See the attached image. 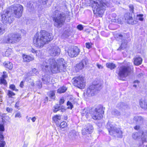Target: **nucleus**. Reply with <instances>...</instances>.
Wrapping results in <instances>:
<instances>
[{
  "label": "nucleus",
  "mask_w": 147,
  "mask_h": 147,
  "mask_svg": "<svg viewBox=\"0 0 147 147\" xmlns=\"http://www.w3.org/2000/svg\"><path fill=\"white\" fill-rule=\"evenodd\" d=\"M23 7L21 5H11L7 10L4 11L1 14L2 21L5 24H10L13 20L12 16L19 18L22 15Z\"/></svg>",
  "instance_id": "f257e3e1"
},
{
  "label": "nucleus",
  "mask_w": 147,
  "mask_h": 147,
  "mask_svg": "<svg viewBox=\"0 0 147 147\" xmlns=\"http://www.w3.org/2000/svg\"><path fill=\"white\" fill-rule=\"evenodd\" d=\"M67 64L64 60L59 58L56 61L54 59L51 58L48 60H44L41 64V67L42 69L49 67L51 71L54 73L65 71L67 67Z\"/></svg>",
  "instance_id": "f03ea898"
},
{
  "label": "nucleus",
  "mask_w": 147,
  "mask_h": 147,
  "mask_svg": "<svg viewBox=\"0 0 147 147\" xmlns=\"http://www.w3.org/2000/svg\"><path fill=\"white\" fill-rule=\"evenodd\" d=\"M53 37L52 34L45 31L40 32L39 34L37 33L33 39V43L36 47H42L48 42L53 40Z\"/></svg>",
  "instance_id": "7ed1b4c3"
},
{
  "label": "nucleus",
  "mask_w": 147,
  "mask_h": 147,
  "mask_svg": "<svg viewBox=\"0 0 147 147\" xmlns=\"http://www.w3.org/2000/svg\"><path fill=\"white\" fill-rule=\"evenodd\" d=\"M59 10H56L55 11V17L53 18L54 26L57 28H60L64 24L66 18V15L65 13Z\"/></svg>",
  "instance_id": "20e7f679"
},
{
  "label": "nucleus",
  "mask_w": 147,
  "mask_h": 147,
  "mask_svg": "<svg viewBox=\"0 0 147 147\" xmlns=\"http://www.w3.org/2000/svg\"><path fill=\"white\" fill-rule=\"evenodd\" d=\"M130 64L127 65L122 66L117 69L116 73L120 79L126 78L130 74L131 71Z\"/></svg>",
  "instance_id": "39448f33"
},
{
  "label": "nucleus",
  "mask_w": 147,
  "mask_h": 147,
  "mask_svg": "<svg viewBox=\"0 0 147 147\" xmlns=\"http://www.w3.org/2000/svg\"><path fill=\"white\" fill-rule=\"evenodd\" d=\"M21 35L17 33H10L3 40L4 42L7 43H14L18 42L21 39Z\"/></svg>",
  "instance_id": "423d86ee"
},
{
  "label": "nucleus",
  "mask_w": 147,
  "mask_h": 147,
  "mask_svg": "<svg viewBox=\"0 0 147 147\" xmlns=\"http://www.w3.org/2000/svg\"><path fill=\"white\" fill-rule=\"evenodd\" d=\"M101 84H95L94 82L92 85L90 86L87 88L86 95L89 97L94 96L97 91H99L101 89Z\"/></svg>",
  "instance_id": "0eeeda50"
},
{
  "label": "nucleus",
  "mask_w": 147,
  "mask_h": 147,
  "mask_svg": "<svg viewBox=\"0 0 147 147\" xmlns=\"http://www.w3.org/2000/svg\"><path fill=\"white\" fill-rule=\"evenodd\" d=\"M107 6V4L101 0H96L93 1L92 8L94 12L96 11V13H102Z\"/></svg>",
  "instance_id": "6e6552de"
},
{
  "label": "nucleus",
  "mask_w": 147,
  "mask_h": 147,
  "mask_svg": "<svg viewBox=\"0 0 147 147\" xmlns=\"http://www.w3.org/2000/svg\"><path fill=\"white\" fill-rule=\"evenodd\" d=\"M107 127L110 134L118 137H122V132L119 128H117L115 125H113L108 123L107 125Z\"/></svg>",
  "instance_id": "1a4fd4ad"
},
{
  "label": "nucleus",
  "mask_w": 147,
  "mask_h": 147,
  "mask_svg": "<svg viewBox=\"0 0 147 147\" xmlns=\"http://www.w3.org/2000/svg\"><path fill=\"white\" fill-rule=\"evenodd\" d=\"M72 82L75 86L81 89L84 88L85 86L84 78L82 76L74 78L72 80Z\"/></svg>",
  "instance_id": "9d476101"
},
{
  "label": "nucleus",
  "mask_w": 147,
  "mask_h": 147,
  "mask_svg": "<svg viewBox=\"0 0 147 147\" xmlns=\"http://www.w3.org/2000/svg\"><path fill=\"white\" fill-rule=\"evenodd\" d=\"M104 111L103 107L100 105L97 107L94 111L91 113L92 117L94 120H99L102 117V114L104 113Z\"/></svg>",
  "instance_id": "9b49d317"
},
{
  "label": "nucleus",
  "mask_w": 147,
  "mask_h": 147,
  "mask_svg": "<svg viewBox=\"0 0 147 147\" xmlns=\"http://www.w3.org/2000/svg\"><path fill=\"white\" fill-rule=\"evenodd\" d=\"M88 62V59L85 57L80 63L76 64L75 67V69L76 71H78L83 69Z\"/></svg>",
  "instance_id": "f8f14e48"
},
{
  "label": "nucleus",
  "mask_w": 147,
  "mask_h": 147,
  "mask_svg": "<svg viewBox=\"0 0 147 147\" xmlns=\"http://www.w3.org/2000/svg\"><path fill=\"white\" fill-rule=\"evenodd\" d=\"M49 52L51 56H55L60 54V50L58 47L53 46L50 48Z\"/></svg>",
  "instance_id": "ddd939ff"
},
{
  "label": "nucleus",
  "mask_w": 147,
  "mask_h": 147,
  "mask_svg": "<svg viewBox=\"0 0 147 147\" xmlns=\"http://www.w3.org/2000/svg\"><path fill=\"white\" fill-rule=\"evenodd\" d=\"M80 51L77 47H75L73 49L69 50L68 52V55L71 57H76L79 54Z\"/></svg>",
  "instance_id": "4468645a"
},
{
  "label": "nucleus",
  "mask_w": 147,
  "mask_h": 147,
  "mask_svg": "<svg viewBox=\"0 0 147 147\" xmlns=\"http://www.w3.org/2000/svg\"><path fill=\"white\" fill-rule=\"evenodd\" d=\"M124 18L125 20L128 24H134L136 23L133 20L132 13H126L125 14Z\"/></svg>",
  "instance_id": "2eb2a0df"
},
{
  "label": "nucleus",
  "mask_w": 147,
  "mask_h": 147,
  "mask_svg": "<svg viewBox=\"0 0 147 147\" xmlns=\"http://www.w3.org/2000/svg\"><path fill=\"white\" fill-rule=\"evenodd\" d=\"M93 130V127L92 125L88 124L85 128L82 130V133L83 135H85L88 133L90 134L92 132Z\"/></svg>",
  "instance_id": "dca6fc26"
},
{
  "label": "nucleus",
  "mask_w": 147,
  "mask_h": 147,
  "mask_svg": "<svg viewBox=\"0 0 147 147\" xmlns=\"http://www.w3.org/2000/svg\"><path fill=\"white\" fill-rule=\"evenodd\" d=\"M54 109L53 110L54 113H56L57 111L61 110L62 112L65 111V109L64 106H62L61 104H57L55 105L54 107Z\"/></svg>",
  "instance_id": "f3484780"
},
{
  "label": "nucleus",
  "mask_w": 147,
  "mask_h": 147,
  "mask_svg": "<svg viewBox=\"0 0 147 147\" xmlns=\"http://www.w3.org/2000/svg\"><path fill=\"white\" fill-rule=\"evenodd\" d=\"M23 61L26 62H29L30 61L33 60L34 58L29 55H22Z\"/></svg>",
  "instance_id": "a211bd4d"
},
{
  "label": "nucleus",
  "mask_w": 147,
  "mask_h": 147,
  "mask_svg": "<svg viewBox=\"0 0 147 147\" xmlns=\"http://www.w3.org/2000/svg\"><path fill=\"white\" fill-rule=\"evenodd\" d=\"M127 107L128 105L127 104L122 102L118 103L117 105V107L121 110L125 109L127 108Z\"/></svg>",
  "instance_id": "6ab92c4d"
},
{
  "label": "nucleus",
  "mask_w": 147,
  "mask_h": 147,
  "mask_svg": "<svg viewBox=\"0 0 147 147\" xmlns=\"http://www.w3.org/2000/svg\"><path fill=\"white\" fill-rule=\"evenodd\" d=\"M134 120L138 124H141L144 121V119L141 116H135L134 117Z\"/></svg>",
  "instance_id": "aec40b11"
},
{
  "label": "nucleus",
  "mask_w": 147,
  "mask_h": 147,
  "mask_svg": "<svg viewBox=\"0 0 147 147\" xmlns=\"http://www.w3.org/2000/svg\"><path fill=\"white\" fill-rule=\"evenodd\" d=\"M3 65L6 68L9 70H11L13 67L12 63L8 61H5L3 63Z\"/></svg>",
  "instance_id": "412c9836"
},
{
  "label": "nucleus",
  "mask_w": 147,
  "mask_h": 147,
  "mask_svg": "<svg viewBox=\"0 0 147 147\" xmlns=\"http://www.w3.org/2000/svg\"><path fill=\"white\" fill-rule=\"evenodd\" d=\"M82 116H85L86 118H88L90 115V110L84 109L82 111Z\"/></svg>",
  "instance_id": "4be33fe9"
},
{
  "label": "nucleus",
  "mask_w": 147,
  "mask_h": 147,
  "mask_svg": "<svg viewBox=\"0 0 147 147\" xmlns=\"http://www.w3.org/2000/svg\"><path fill=\"white\" fill-rule=\"evenodd\" d=\"M42 80L44 83L47 84L50 81V78L47 75H45L42 76Z\"/></svg>",
  "instance_id": "5701e85b"
},
{
  "label": "nucleus",
  "mask_w": 147,
  "mask_h": 147,
  "mask_svg": "<svg viewBox=\"0 0 147 147\" xmlns=\"http://www.w3.org/2000/svg\"><path fill=\"white\" fill-rule=\"evenodd\" d=\"M134 64L135 65H140L142 62V58L140 57H136L134 58Z\"/></svg>",
  "instance_id": "b1692460"
},
{
  "label": "nucleus",
  "mask_w": 147,
  "mask_h": 147,
  "mask_svg": "<svg viewBox=\"0 0 147 147\" xmlns=\"http://www.w3.org/2000/svg\"><path fill=\"white\" fill-rule=\"evenodd\" d=\"M77 132L74 130L71 131L69 133V136L70 138L72 140H74L76 139L77 136Z\"/></svg>",
  "instance_id": "393cba45"
},
{
  "label": "nucleus",
  "mask_w": 147,
  "mask_h": 147,
  "mask_svg": "<svg viewBox=\"0 0 147 147\" xmlns=\"http://www.w3.org/2000/svg\"><path fill=\"white\" fill-rule=\"evenodd\" d=\"M127 45V41L126 40H124L123 42H122L121 45L120 47L117 49V50L118 51H121L123 49H124L126 48Z\"/></svg>",
  "instance_id": "a878e982"
},
{
  "label": "nucleus",
  "mask_w": 147,
  "mask_h": 147,
  "mask_svg": "<svg viewBox=\"0 0 147 147\" xmlns=\"http://www.w3.org/2000/svg\"><path fill=\"white\" fill-rule=\"evenodd\" d=\"M146 104H147V101L145 100L142 99L140 100V105L142 108L144 109L145 108H146Z\"/></svg>",
  "instance_id": "bb28decb"
},
{
  "label": "nucleus",
  "mask_w": 147,
  "mask_h": 147,
  "mask_svg": "<svg viewBox=\"0 0 147 147\" xmlns=\"http://www.w3.org/2000/svg\"><path fill=\"white\" fill-rule=\"evenodd\" d=\"M107 67L111 70H112L116 67L115 64L112 63H108L106 64Z\"/></svg>",
  "instance_id": "cd10ccee"
},
{
  "label": "nucleus",
  "mask_w": 147,
  "mask_h": 147,
  "mask_svg": "<svg viewBox=\"0 0 147 147\" xmlns=\"http://www.w3.org/2000/svg\"><path fill=\"white\" fill-rule=\"evenodd\" d=\"M67 88L63 86L59 88L57 90V92L61 93L65 92Z\"/></svg>",
  "instance_id": "c85d7f7f"
},
{
  "label": "nucleus",
  "mask_w": 147,
  "mask_h": 147,
  "mask_svg": "<svg viewBox=\"0 0 147 147\" xmlns=\"http://www.w3.org/2000/svg\"><path fill=\"white\" fill-rule=\"evenodd\" d=\"M55 91H50L48 94L49 96L51 98L55 99Z\"/></svg>",
  "instance_id": "c756f323"
},
{
  "label": "nucleus",
  "mask_w": 147,
  "mask_h": 147,
  "mask_svg": "<svg viewBox=\"0 0 147 147\" xmlns=\"http://www.w3.org/2000/svg\"><path fill=\"white\" fill-rule=\"evenodd\" d=\"M142 140L143 142L146 141V138L147 136V131H145L142 133Z\"/></svg>",
  "instance_id": "7c9ffc66"
},
{
  "label": "nucleus",
  "mask_w": 147,
  "mask_h": 147,
  "mask_svg": "<svg viewBox=\"0 0 147 147\" xmlns=\"http://www.w3.org/2000/svg\"><path fill=\"white\" fill-rule=\"evenodd\" d=\"M53 120L56 123L59 120L61 119V116L60 115H56L54 116L53 118Z\"/></svg>",
  "instance_id": "2f4dec72"
},
{
  "label": "nucleus",
  "mask_w": 147,
  "mask_h": 147,
  "mask_svg": "<svg viewBox=\"0 0 147 147\" xmlns=\"http://www.w3.org/2000/svg\"><path fill=\"white\" fill-rule=\"evenodd\" d=\"M139 133L136 132L134 133L132 135V137L134 139H136L140 137Z\"/></svg>",
  "instance_id": "473e14b6"
},
{
  "label": "nucleus",
  "mask_w": 147,
  "mask_h": 147,
  "mask_svg": "<svg viewBox=\"0 0 147 147\" xmlns=\"http://www.w3.org/2000/svg\"><path fill=\"white\" fill-rule=\"evenodd\" d=\"M7 95L8 96L9 98H11L12 96H14L15 95V94L11 91L8 90Z\"/></svg>",
  "instance_id": "72a5a7b5"
},
{
  "label": "nucleus",
  "mask_w": 147,
  "mask_h": 147,
  "mask_svg": "<svg viewBox=\"0 0 147 147\" xmlns=\"http://www.w3.org/2000/svg\"><path fill=\"white\" fill-rule=\"evenodd\" d=\"M112 113L114 115L117 116H119L120 115V113L116 109L113 110Z\"/></svg>",
  "instance_id": "f704fd0d"
},
{
  "label": "nucleus",
  "mask_w": 147,
  "mask_h": 147,
  "mask_svg": "<svg viewBox=\"0 0 147 147\" xmlns=\"http://www.w3.org/2000/svg\"><path fill=\"white\" fill-rule=\"evenodd\" d=\"M0 84H3L4 85H6L7 84L6 81L4 78H1L0 79Z\"/></svg>",
  "instance_id": "c9c22d12"
},
{
  "label": "nucleus",
  "mask_w": 147,
  "mask_h": 147,
  "mask_svg": "<svg viewBox=\"0 0 147 147\" xmlns=\"http://www.w3.org/2000/svg\"><path fill=\"white\" fill-rule=\"evenodd\" d=\"M4 137L2 139H0V147H3L5 146V142L4 141H3Z\"/></svg>",
  "instance_id": "e433bc0d"
},
{
  "label": "nucleus",
  "mask_w": 147,
  "mask_h": 147,
  "mask_svg": "<svg viewBox=\"0 0 147 147\" xmlns=\"http://www.w3.org/2000/svg\"><path fill=\"white\" fill-rule=\"evenodd\" d=\"M111 21L112 22L118 23V24H120L121 23L120 20L119 19H117L116 18L114 19H112Z\"/></svg>",
  "instance_id": "4c0bfd02"
},
{
  "label": "nucleus",
  "mask_w": 147,
  "mask_h": 147,
  "mask_svg": "<svg viewBox=\"0 0 147 147\" xmlns=\"http://www.w3.org/2000/svg\"><path fill=\"white\" fill-rule=\"evenodd\" d=\"M67 126V123L66 122L63 121L61 123L60 125V128H63Z\"/></svg>",
  "instance_id": "58836bf2"
},
{
  "label": "nucleus",
  "mask_w": 147,
  "mask_h": 147,
  "mask_svg": "<svg viewBox=\"0 0 147 147\" xmlns=\"http://www.w3.org/2000/svg\"><path fill=\"white\" fill-rule=\"evenodd\" d=\"M67 105L68 106V109H72L73 107L72 104L69 101H68L67 102Z\"/></svg>",
  "instance_id": "ea45409f"
},
{
  "label": "nucleus",
  "mask_w": 147,
  "mask_h": 147,
  "mask_svg": "<svg viewBox=\"0 0 147 147\" xmlns=\"http://www.w3.org/2000/svg\"><path fill=\"white\" fill-rule=\"evenodd\" d=\"M5 32L4 29L2 27V26L0 25V34H3Z\"/></svg>",
  "instance_id": "a19ab883"
},
{
  "label": "nucleus",
  "mask_w": 147,
  "mask_h": 147,
  "mask_svg": "<svg viewBox=\"0 0 147 147\" xmlns=\"http://www.w3.org/2000/svg\"><path fill=\"white\" fill-rule=\"evenodd\" d=\"M129 10L131 12V13H133V11H134V8L133 7V6L132 5H129Z\"/></svg>",
  "instance_id": "79ce46f5"
},
{
  "label": "nucleus",
  "mask_w": 147,
  "mask_h": 147,
  "mask_svg": "<svg viewBox=\"0 0 147 147\" xmlns=\"http://www.w3.org/2000/svg\"><path fill=\"white\" fill-rule=\"evenodd\" d=\"M143 15L142 14H139L137 15V17L139 19V20L140 21H142L143 20V18H142Z\"/></svg>",
  "instance_id": "37998d69"
},
{
  "label": "nucleus",
  "mask_w": 147,
  "mask_h": 147,
  "mask_svg": "<svg viewBox=\"0 0 147 147\" xmlns=\"http://www.w3.org/2000/svg\"><path fill=\"white\" fill-rule=\"evenodd\" d=\"M92 44L91 43H86V48L90 49V48H91L92 47Z\"/></svg>",
  "instance_id": "c03bdc74"
},
{
  "label": "nucleus",
  "mask_w": 147,
  "mask_h": 147,
  "mask_svg": "<svg viewBox=\"0 0 147 147\" xmlns=\"http://www.w3.org/2000/svg\"><path fill=\"white\" fill-rule=\"evenodd\" d=\"M39 1L40 3H42L43 5H46L47 1V0H38Z\"/></svg>",
  "instance_id": "a18cd8bd"
},
{
  "label": "nucleus",
  "mask_w": 147,
  "mask_h": 147,
  "mask_svg": "<svg viewBox=\"0 0 147 147\" xmlns=\"http://www.w3.org/2000/svg\"><path fill=\"white\" fill-rule=\"evenodd\" d=\"M9 88L10 89H12L13 90H17L16 89V87L13 84H11L10 85Z\"/></svg>",
  "instance_id": "49530a36"
},
{
  "label": "nucleus",
  "mask_w": 147,
  "mask_h": 147,
  "mask_svg": "<svg viewBox=\"0 0 147 147\" xmlns=\"http://www.w3.org/2000/svg\"><path fill=\"white\" fill-rule=\"evenodd\" d=\"M15 118L16 117H19L20 118L21 117V114L20 113V112H18L16 113L15 115Z\"/></svg>",
  "instance_id": "de8ad7c7"
},
{
  "label": "nucleus",
  "mask_w": 147,
  "mask_h": 147,
  "mask_svg": "<svg viewBox=\"0 0 147 147\" xmlns=\"http://www.w3.org/2000/svg\"><path fill=\"white\" fill-rule=\"evenodd\" d=\"M77 28L80 30H82L83 29V26L81 24L78 25L77 26Z\"/></svg>",
  "instance_id": "09e8293b"
},
{
  "label": "nucleus",
  "mask_w": 147,
  "mask_h": 147,
  "mask_svg": "<svg viewBox=\"0 0 147 147\" xmlns=\"http://www.w3.org/2000/svg\"><path fill=\"white\" fill-rule=\"evenodd\" d=\"M30 51L32 52V53H35L36 54L38 52L37 51L35 50L34 49L32 48L30 49Z\"/></svg>",
  "instance_id": "8fccbe9b"
},
{
  "label": "nucleus",
  "mask_w": 147,
  "mask_h": 147,
  "mask_svg": "<svg viewBox=\"0 0 147 147\" xmlns=\"http://www.w3.org/2000/svg\"><path fill=\"white\" fill-rule=\"evenodd\" d=\"M32 71L34 74H36L37 73H38V71L35 68L32 69Z\"/></svg>",
  "instance_id": "3c124183"
},
{
  "label": "nucleus",
  "mask_w": 147,
  "mask_h": 147,
  "mask_svg": "<svg viewBox=\"0 0 147 147\" xmlns=\"http://www.w3.org/2000/svg\"><path fill=\"white\" fill-rule=\"evenodd\" d=\"M6 111L9 112H11L12 111V109L11 108L7 107L6 108Z\"/></svg>",
  "instance_id": "603ef678"
},
{
  "label": "nucleus",
  "mask_w": 147,
  "mask_h": 147,
  "mask_svg": "<svg viewBox=\"0 0 147 147\" xmlns=\"http://www.w3.org/2000/svg\"><path fill=\"white\" fill-rule=\"evenodd\" d=\"M64 101L65 100L63 98L61 99L59 102V104H61H61H62L64 103Z\"/></svg>",
  "instance_id": "864d4df0"
},
{
  "label": "nucleus",
  "mask_w": 147,
  "mask_h": 147,
  "mask_svg": "<svg viewBox=\"0 0 147 147\" xmlns=\"http://www.w3.org/2000/svg\"><path fill=\"white\" fill-rule=\"evenodd\" d=\"M2 123H0V124H3L4 126V123H5V120L3 119V118H2Z\"/></svg>",
  "instance_id": "5fc2aeb1"
},
{
  "label": "nucleus",
  "mask_w": 147,
  "mask_h": 147,
  "mask_svg": "<svg viewBox=\"0 0 147 147\" xmlns=\"http://www.w3.org/2000/svg\"><path fill=\"white\" fill-rule=\"evenodd\" d=\"M19 101L17 102L15 105V107L16 108H18L19 107Z\"/></svg>",
  "instance_id": "6e6d98bb"
},
{
  "label": "nucleus",
  "mask_w": 147,
  "mask_h": 147,
  "mask_svg": "<svg viewBox=\"0 0 147 147\" xmlns=\"http://www.w3.org/2000/svg\"><path fill=\"white\" fill-rule=\"evenodd\" d=\"M97 66L98 68L99 69H102L103 68V67L101 65L98 64H97Z\"/></svg>",
  "instance_id": "4d7b16f0"
},
{
  "label": "nucleus",
  "mask_w": 147,
  "mask_h": 147,
  "mask_svg": "<svg viewBox=\"0 0 147 147\" xmlns=\"http://www.w3.org/2000/svg\"><path fill=\"white\" fill-rule=\"evenodd\" d=\"M20 86L22 88L24 86V82L23 81H22L20 84Z\"/></svg>",
  "instance_id": "13d9d810"
},
{
  "label": "nucleus",
  "mask_w": 147,
  "mask_h": 147,
  "mask_svg": "<svg viewBox=\"0 0 147 147\" xmlns=\"http://www.w3.org/2000/svg\"><path fill=\"white\" fill-rule=\"evenodd\" d=\"M140 127L139 126L136 125L134 127L135 129L138 130L139 129Z\"/></svg>",
  "instance_id": "bf43d9fd"
},
{
  "label": "nucleus",
  "mask_w": 147,
  "mask_h": 147,
  "mask_svg": "<svg viewBox=\"0 0 147 147\" xmlns=\"http://www.w3.org/2000/svg\"><path fill=\"white\" fill-rule=\"evenodd\" d=\"M31 120H32L33 122H34L36 119L35 117H32V119L31 118Z\"/></svg>",
  "instance_id": "052dcab7"
},
{
  "label": "nucleus",
  "mask_w": 147,
  "mask_h": 147,
  "mask_svg": "<svg viewBox=\"0 0 147 147\" xmlns=\"http://www.w3.org/2000/svg\"><path fill=\"white\" fill-rule=\"evenodd\" d=\"M123 36L121 34H119L118 35V37L121 39H122Z\"/></svg>",
  "instance_id": "680f3d73"
},
{
  "label": "nucleus",
  "mask_w": 147,
  "mask_h": 147,
  "mask_svg": "<svg viewBox=\"0 0 147 147\" xmlns=\"http://www.w3.org/2000/svg\"><path fill=\"white\" fill-rule=\"evenodd\" d=\"M7 77V76L5 75H2V77L1 78H4V79Z\"/></svg>",
  "instance_id": "e2e57ef3"
},
{
  "label": "nucleus",
  "mask_w": 147,
  "mask_h": 147,
  "mask_svg": "<svg viewBox=\"0 0 147 147\" xmlns=\"http://www.w3.org/2000/svg\"><path fill=\"white\" fill-rule=\"evenodd\" d=\"M31 119V117H30L28 118L27 120V121L28 122H30V120Z\"/></svg>",
  "instance_id": "0e129e2a"
},
{
  "label": "nucleus",
  "mask_w": 147,
  "mask_h": 147,
  "mask_svg": "<svg viewBox=\"0 0 147 147\" xmlns=\"http://www.w3.org/2000/svg\"><path fill=\"white\" fill-rule=\"evenodd\" d=\"M139 82L138 80H135V81H134V83H138Z\"/></svg>",
  "instance_id": "69168bd1"
},
{
  "label": "nucleus",
  "mask_w": 147,
  "mask_h": 147,
  "mask_svg": "<svg viewBox=\"0 0 147 147\" xmlns=\"http://www.w3.org/2000/svg\"><path fill=\"white\" fill-rule=\"evenodd\" d=\"M142 73H141L140 74H139L138 76H139V77H140V76H142Z\"/></svg>",
  "instance_id": "338daca9"
},
{
  "label": "nucleus",
  "mask_w": 147,
  "mask_h": 147,
  "mask_svg": "<svg viewBox=\"0 0 147 147\" xmlns=\"http://www.w3.org/2000/svg\"><path fill=\"white\" fill-rule=\"evenodd\" d=\"M144 109L147 110V104H146V108H145Z\"/></svg>",
  "instance_id": "774afa93"
}]
</instances>
